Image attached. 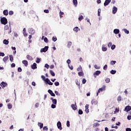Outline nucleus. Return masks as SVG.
<instances>
[{
	"label": "nucleus",
	"instance_id": "f3484780",
	"mask_svg": "<svg viewBox=\"0 0 131 131\" xmlns=\"http://www.w3.org/2000/svg\"><path fill=\"white\" fill-rule=\"evenodd\" d=\"M92 105H97L98 104V101L95 100V99H93L91 101Z\"/></svg>",
	"mask_w": 131,
	"mask_h": 131
},
{
	"label": "nucleus",
	"instance_id": "58836bf2",
	"mask_svg": "<svg viewBox=\"0 0 131 131\" xmlns=\"http://www.w3.org/2000/svg\"><path fill=\"white\" fill-rule=\"evenodd\" d=\"M43 131H48V130H49V128H48V126H45L43 127Z\"/></svg>",
	"mask_w": 131,
	"mask_h": 131
},
{
	"label": "nucleus",
	"instance_id": "79ce46f5",
	"mask_svg": "<svg viewBox=\"0 0 131 131\" xmlns=\"http://www.w3.org/2000/svg\"><path fill=\"white\" fill-rule=\"evenodd\" d=\"M76 84L77 85H78V86L79 87V89H80V83H79L78 82V80H76Z\"/></svg>",
	"mask_w": 131,
	"mask_h": 131
},
{
	"label": "nucleus",
	"instance_id": "2eb2a0df",
	"mask_svg": "<svg viewBox=\"0 0 131 131\" xmlns=\"http://www.w3.org/2000/svg\"><path fill=\"white\" fill-rule=\"evenodd\" d=\"M50 100H51L53 104H57V99H54V98L51 97V98H50Z\"/></svg>",
	"mask_w": 131,
	"mask_h": 131
},
{
	"label": "nucleus",
	"instance_id": "37998d69",
	"mask_svg": "<svg viewBox=\"0 0 131 131\" xmlns=\"http://www.w3.org/2000/svg\"><path fill=\"white\" fill-rule=\"evenodd\" d=\"M105 82H106V83H109V82H110V78H106L105 79Z\"/></svg>",
	"mask_w": 131,
	"mask_h": 131
},
{
	"label": "nucleus",
	"instance_id": "5701e85b",
	"mask_svg": "<svg viewBox=\"0 0 131 131\" xmlns=\"http://www.w3.org/2000/svg\"><path fill=\"white\" fill-rule=\"evenodd\" d=\"M38 126H39L40 129H41L43 127V123L38 122Z\"/></svg>",
	"mask_w": 131,
	"mask_h": 131
},
{
	"label": "nucleus",
	"instance_id": "1a4fd4ad",
	"mask_svg": "<svg viewBox=\"0 0 131 131\" xmlns=\"http://www.w3.org/2000/svg\"><path fill=\"white\" fill-rule=\"evenodd\" d=\"M31 68L33 70H35V69H37V64L36 63L34 62L33 64L31 66Z\"/></svg>",
	"mask_w": 131,
	"mask_h": 131
},
{
	"label": "nucleus",
	"instance_id": "c03bdc74",
	"mask_svg": "<svg viewBox=\"0 0 131 131\" xmlns=\"http://www.w3.org/2000/svg\"><path fill=\"white\" fill-rule=\"evenodd\" d=\"M27 59L28 60H32V57L30 56L29 55H27Z\"/></svg>",
	"mask_w": 131,
	"mask_h": 131
},
{
	"label": "nucleus",
	"instance_id": "a878e982",
	"mask_svg": "<svg viewBox=\"0 0 131 131\" xmlns=\"http://www.w3.org/2000/svg\"><path fill=\"white\" fill-rule=\"evenodd\" d=\"M107 48L105 47V45H102V52H106L107 51Z\"/></svg>",
	"mask_w": 131,
	"mask_h": 131
},
{
	"label": "nucleus",
	"instance_id": "f704fd0d",
	"mask_svg": "<svg viewBox=\"0 0 131 131\" xmlns=\"http://www.w3.org/2000/svg\"><path fill=\"white\" fill-rule=\"evenodd\" d=\"M78 20L79 21H81L82 20H83V16H82V15H80V16H79V17H78Z\"/></svg>",
	"mask_w": 131,
	"mask_h": 131
},
{
	"label": "nucleus",
	"instance_id": "864d4df0",
	"mask_svg": "<svg viewBox=\"0 0 131 131\" xmlns=\"http://www.w3.org/2000/svg\"><path fill=\"white\" fill-rule=\"evenodd\" d=\"M67 126L68 127H69L70 126V121H69V120L67 121Z\"/></svg>",
	"mask_w": 131,
	"mask_h": 131
},
{
	"label": "nucleus",
	"instance_id": "3c124183",
	"mask_svg": "<svg viewBox=\"0 0 131 131\" xmlns=\"http://www.w3.org/2000/svg\"><path fill=\"white\" fill-rule=\"evenodd\" d=\"M115 48H116V46L115 45H113L111 46V50H115Z\"/></svg>",
	"mask_w": 131,
	"mask_h": 131
},
{
	"label": "nucleus",
	"instance_id": "9d476101",
	"mask_svg": "<svg viewBox=\"0 0 131 131\" xmlns=\"http://www.w3.org/2000/svg\"><path fill=\"white\" fill-rule=\"evenodd\" d=\"M48 93H49L52 97H56V94H55L51 89L48 90Z\"/></svg>",
	"mask_w": 131,
	"mask_h": 131
},
{
	"label": "nucleus",
	"instance_id": "6e6552de",
	"mask_svg": "<svg viewBox=\"0 0 131 131\" xmlns=\"http://www.w3.org/2000/svg\"><path fill=\"white\" fill-rule=\"evenodd\" d=\"M131 110V106L130 105H127L125 107L124 111L126 112H129Z\"/></svg>",
	"mask_w": 131,
	"mask_h": 131
},
{
	"label": "nucleus",
	"instance_id": "338daca9",
	"mask_svg": "<svg viewBox=\"0 0 131 131\" xmlns=\"http://www.w3.org/2000/svg\"><path fill=\"white\" fill-rule=\"evenodd\" d=\"M127 119L128 120H130V119H131V116H130V115H128V116H127Z\"/></svg>",
	"mask_w": 131,
	"mask_h": 131
},
{
	"label": "nucleus",
	"instance_id": "e2e57ef3",
	"mask_svg": "<svg viewBox=\"0 0 131 131\" xmlns=\"http://www.w3.org/2000/svg\"><path fill=\"white\" fill-rule=\"evenodd\" d=\"M0 57H5V53L0 52Z\"/></svg>",
	"mask_w": 131,
	"mask_h": 131
},
{
	"label": "nucleus",
	"instance_id": "cd10ccee",
	"mask_svg": "<svg viewBox=\"0 0 131 131\" xmlns=\"http://www.w3.org/2000/svg\"><path fill=\"white\" fill-rule=\"evenodd\" d=\"M40 61H41V58H37V59L36 60V63H37V64H39L40 63Z\"/></svg>",
	"mask_w": 131,
	"mask_h": 131
},
{
	"label": "nucleus",
	"instance_id": "4468645a",
	"mask_svg": "<svg viewBox=\"0 0 131 131\" xmlns=\"http://www.w3.org/2000/svg\"><path fill=\"white\" fill-rule=\"evenodd\" d=\"M23 64H24L25 67H27L28 66V61L26 60H24L22 61Z\"/></svg>",
	"mask_w": 131,
	"mask_h": 131
},
{
	"label": "nucleus",
	"instance_id": "2f4dec72",
	"mask_svg": "<svg viewBox=\"0 0 131 131\" xmlns=\"http://www.w3.org/2000/svg\"><path fill=\"white\" fill-rule=\"evenodd\" d=\"M123 31L125 32V33H126V34H129V31H128L127 29H123Z\"/></svg>",
	"mask_w": 131,
	"mask_h": 131
},
{
	"label": "nucleus",
	"instance_id": "20e7f679",
	"mask_svg": "<svg viewBox=\"0 0 131 131\" xmlns=\"http://www.w3.org/2000/svg\"><path fill=\"white\" fill-rule=\"evenodd\" d=\"M45 84H48L49 85H53L54 83L50 80V79L49 78H46V81H45Z\"/></svg>",
	"mask_w": 131,
	"mask_h": 131
},
{
	"label": "nucleus",
	"instance_id": "412c9836",
	"mask_svg": "<svg viewBox=\"0 0 131 131\" xmlns=\"http://www.w3.org/2000/svg\"><path fill=\"white\" fill-rule=\"evenodd\" d=\"M79 30H80V29H79V28H78V27H75L73 29V31H75V32H78V31H79Z\"/></svg>",
	"mask_w": 131,
	"mask_h": 131
},
{
	"label": "nucleus",
	"instance_id": "f03ea898",
	"mask_svg": "<svg viewBox=\"0 0 131 131\" xmlns=\"http://www.w3.org/2000/svg\"><path fill=\"white\" fill-rule=\"evenodd\" d=\"M106 88V86H103L101 87V88H99L97 92V96H99V94L101 93V92H103L104 90H105V88Z\"/></svg>",
	"mask_w": 131,
	"mask_h": 131
},
{
	"label": "nucleus",
	"instance_id": "4be33fe9",
	"mask_svg": "<svg viewBox=\"0 0 131 131\" xmlns=\"http://www.w3.org/2000/svg\"><path fill=\"white\" fill-rule=\"evenodd\" d=\"M3 14L5 15V16H8V15H9V12L8 11V10H4L3 11Z\"/></svg>",
	"mask_w": 131,
	"mask_h": 131
},
{
	"label": "nucleus",
	"instance_id": "13d9d810",
	"mask_svg": "<svg viewBox=\"0 0 131 131\" xmlns=\"http://www.w3.org/2000/svg\"><path fill=\"white\" fill-rule=\"evenodd\" d=\"M94 68H95V69H97V70H99L101 68V67H98L97 64H95Z\"/></svg>",
	"mask_w": 131,
	"mask_h": 131
},
{
	"label": "nucleus",
	"instance_id": "0e129e2a",
	"mask_svg": "<svg viewBox=\"0 0 131 131\" xmlns=\"http://www.w3.org/2000/svg\"><path fill=\"white\" fill-rule=\"evenodd\" d=\"M107 68H108V66L107 64H105L103 67V70H107Z\"/></svg>",
	"mask_w": 131,
	"mask_h": 131
},
{
	"label": "nucleus",
	"instance_id": "7c9ffc66",
	"mask_svg": "<svg viewBox=\"0 0 131 131\" xmlns=\"http://www.w3.org/2000/svg\"><path fill=\"white\" fill-rule=\"evenodd\" d=\"M9 59L10 61L13 62L14 58L13 57V55H9Z\"/></svg>",
	"mask_w": 131,
	"mask_h": 131
},
{
	"label": "nucleus",
	"instance_id": "09e8293b",
	"mask_svg": "<svg viewBox=\"0 0 131 131\" xmlns=\"http://www.w3.org/2000/svg\"><path fill=\"white\" fill-rule=\"evenodd\" d=\"M56 105L57 104L53 103L52 104H51V108L52 109H55V108H56Z\"/></svg>",
	"mask_w": 131,
	"mask_h": 131
},
{
	"label": "nucleus",
	"instance_id": "a18cd8bd",
	"mask_svg": "<svg viewBox=\"0 0 131 131\" xmlns=\"http://www.w3.org/2000/svg\"><path fill=\"white\" fill-rule=\"evenodd\" d=\"M10 29V28L9 27V26L8 25H6L5 27H4V30H8Z\"/></svg>",
	"mask_w": 131,
	"mask_h": 131
},
{
	"label": "nucleus",
	"instance_id": "72a5a7b5",
	"mask_svg": "<svg viewBox=\"0 0 131 131\" xmlns=\"http://www.w3.org/2000/svg\"><path fill=\"white\" fill-rule=\"evenodd\" d=\"M41 78H42V80H43V81L45 82H46V81H47V78H46V77L43 75H42L41 76Z\"/></svg>",
	"mask_w": 131,
	"mask_h": 131
},
{
	"label": "nucleus",
	"instance_id": "6e6d98bb",
	"mask_svg": "<svg viewBox=\"0 0 131 131\" xmlns=\"http://www.w3.org/2000/svg\"><path fill=\"white\" fill-rule=\"evenodd\" d=\"M44 41L45 42H46V43H48V38L47 37H45L44 38Z\"/></svg>",
	"mask_w": 131,
	"mask_h": 131
},
{
	"label": "nucleus",
	"instance_id": "9b49d317",
	"mask_svg": "<svg viewBox=\"0 0 131 131\" xmlns=\"http://www.w3.org/2000/svg\"><path fill=\"white\" fill-rule=\"evenodd\" d=\"M28 31L30 34L33 35L34 33H35V31L33 29V28H29Z\"/></svg>",
	"mask_w": 131,
	"mask_h": 131
},
{
	"label": "nucleus",
	"instance_id": "f257e3e1",
	"mask_svg": "<svg viewBox=\"0 0 131 131\" xmlns=\"http://www.w3.org/2000/svg\"><path fill=\"white\" fill-rule=\"evenodd\" d=\"M1 22L3 25H7L8 24V19L5 17H2L1 18Z\"/></svg>",
	"mask_w": 131,
	"mask_h": 131
},
{
	"label": "nucleus",
	"instance_id": "de8ad7c7",
	"mask_svg": "<svg viewBox=\"0 0 131 131\" xmlns=\"http://www.w3.org/2000/svg\"><path fill=\"white\" fill-rule=\"evenodd\" d=\"M99 125H100V124H99V123L97 122L94 124L93 126L94 127H97V126H99Z\"/></svg>",
	"mask_w": 131,
	"mask_h": 131
},
{
	"label": "nucleus",
	"instance_id": "0eeeda50",
	"mask_svg": "<svg viewBox=\"0 0 131 131\" xmlns=\"http://www.w3.org/2000/svg\"><path fill=\"white\" fill-rule=\"evenodd\" d=\"M117 10H118L117 7H116V6H114L113 7V9H112V13L114 15H115V14H116V13H117Z\"/></svg>",
	"mask_w": 131,
	"mask_h": 131
},
{
	"label": "nucleus",
	"instance_id": "774afa93",
	"mask_svg": "<svg viewBox=\"0 0 131 131\" xmlns=\"http://www.w3.org/2000/svg\"><path fill=\"white\" fill-rule=\"evenodd\" d=\"M125 130L126 131H131V128H126Z\"/></svg>",
	"mask_w": 131,
	"mask_h": 131
},
{
	"label": "nucleus",
	"instance_id": "c756f323",
	"mask_svg": "<svg viewBox=\"0 0 131 131\" xmlns=\"http://www.w3.org/2000/svg\"><path fill=\"white\" fill-rule=\"evenodd\" d=\"M62 15H64V12L60 11V12H59V17H60V19L63 18Z\"/></svg>",
	"mask_w": 131,
	"mask_h": 131
},
{
	"label": "nucleus",
	"instance_id": "c9c22d12",
	"mask_svg": "<svg viewBox=\"0 0 131 131\" xmlns=\"http://www.w3.org/2000/svg\"><path fill=\"white\" fill-rule=\"evenodd\" d=\"M7 106H8V109H12L13 105H12V104H11V103H8L7 105Z\"/></svg>",
	"mask_w": 131,
	"mask_h": 131
},
{
	"label": "nucleus",
	"instance_id": "680f3d73",
	"mask_svg": "<svg viewBox=\"0 0 131 131\" xmlns=\"http://www.w3.org/2000/svg\"><path fill=\"white\" fill-rule=\"evenodd\" d=\"M107 47L108 48H111V47H112V42H110L108 44H107Z\"/></svg>",
	"mask_w": 131,
	"mask_h": 131
},
{
	"label": "nucleus",
	"instance_id": "39448f33",
	"mask_svg": "<svg viewBox=\"0 0 131 131\" xmlns=\"http://www.w3.org/2000/svg\"><path fill=\"white\" fill-rule=\"evenodd\" d=\"M57 126L59 130H62V123L60 122V121L57 122Z\"/></svg>",
	"mask_w": 131,
	"mask_h": 131
},
{
	"label": "nucleus",
	"instance_id": "8fccbe9b",
	"mask_svg": "<svg viewBox=\"0 0 131 131\" xmlns=\"http://www.w3.org/2000/svg\"><path fill=\"white\" fill-rule=\"evenodd\" d=\"M77 71H82V68H81V66H80V67L78 68L77 69Z\"/></svg>",
	"mask_w": 131,
	"mask_h": 131
},
{
	"label": "nucleus",
	"instance_id": "69168bd1",
	"mask_svg": "<svg viewBox=\"0 0 131 131\" xmlns=\"http://www.w3.org/2000/svg\"><path fill=\"white\" fill-rule=\"evenodd\" d=\"M54 93L56 96H60V93H58V91H55Z\"/></svg>",
	"mask_w": 131,
	"mask_h": 131
},
{
	"label": "nucleus",
	"instance_id": "e433bc0d",
	"mask_svg": "<svg viewBox=\"0 0 131 131\" xmlns=\"http://www.w3.org/2000/svg\"><path fill=\"white\" fill-rule=\"evenodd\" d=\"M110 64H111V65H115V64H116V61H115V60H112L110 62Z\"/></svg>",
	"mask_w": 131,
	"mask_h": 131
},
{
	"label": "nucleus",
	"instance_id": "7ed1b4c3",
	"mask_svg": "<svg viewBox=\"0 0 131 131\" xmlns=\"http://www.w3.org/2000/svg\"><path fill=\"white\" fill-rule=\"evenodd\" d=\"M49 50V46H45V48H41L40 52V53H46Z\"/></svg>",
	"mask_w": 131,
	"mask_h": 131
},
{
	"label": "nucleus",
	"instance_id": "473e14b6",
	"mask_svg": "<svg viewBox=\"0 0 131 131\" xmlns=\"http://www.w3.org/2000/svg\"><path fill=\"white\" fill-rule=\"evenodd\" d=\"M9 59V56H5L3 58L4 62H6L8 61V59Z\"/></svg>",
	"mask_w": 131,
	"mask_h": 131
},
{
	"label": "nucleus",
	"instance_id": "603ef678",
	"mask_svg": "<svg viewBox=\"0 0 131 131\" xmlns=\"http://www.w3.org/2000/svg\"><path fill=\"white\" fill-rule=\"evenodd\" d=\"M45 68H47V69H49V68H50V65H49L48 63H46L45 65Z\"/></svg>",
	"mask_w": 131,
	"mask_h": 131
},
{
	"label": "nucleus",
	"instance_id": "052dcab7",
	"mask_svg": "<svg viewBox=\"0 0 131 131\" xmlns=\"http://www.w3.org/2000/svg\"><path fill=\"white\" fill-rule=\"evenodd\" d=\"M18 72H22V68L21 67H18L17 69Z\"/></svg>",
	"mask_w": 131,
	"mask_h": 131
},
{
	"label": "nucleus",
	"instance_id": "a19ab883",
	"mask_svg": "<svg viewBox=\"0 0 131 131\" xmlns=\"http://www.w3.org/2000/svg\"><path fill=\"white\" fill-rule=\"evenodd\" d=\"M55 86H59L60 85V83L58 81H56L54 82Z\"/></svg>",
	"mask_w": 131,
	"mask_h": 131
},
{
	"label": "nucleus",
	"instance_id": "423d86ee",
	"mask_svg": "<svg viewBox=\"0 0 131 131\" xmlns=\"http://www.w3.org/2000/svg\"><path fill=\"white\" fill-rule=\"evenodd\" d=\"M100 74H101V71H96L94 73L93 75L95 78H96V77H97V76H99Z\"/></svg>",
	"mask_w": 131,
	"mask_h": 131
},
{
	"label": "nucleus",
	"instance_id": "4d7b16f0",
	"mask_svg": "<svg viewBox=\"0 0 131 131\" xmlns=\"http://www.w3.org/2000/svg\"><path fill=\"white\" fill-rule=\"evenodd\" d=\"M14 14V11H9V15H10V16H11L12 15H13Z\"/></svg>",
	"mask_w": 131,
	"mask_h": 131
},
{
	"label": "nucleus",
	"instance_id": "b1692460",
	"mask_svg": "<svg viewBox=\"0 0 131 131\" xmlns=\"http://www.w3.org/2000/svg\"><path fill=\"white\" fill-rule=\"evenodd\" d=\"M71 107H72L73 110H74V111H75V110H76V109H77V108H76V107H77V106L76 105L74 104H72L71 105Z\"/></svg>",
	"mask_w": 131,
	"mask_h": 131
},
{
	"label": "nucleus",
	"instance_id": "49530a36",
	"mask_svg": "<svg viewBox=\"0 0 131 131\" xmlns=\"http://www.w3.org/2000/svg\"><path fill=\"white\" fill-rule=\"evenodd\" d=\"M82 82L83 84H85L86 82V79H85V78H83L82 80Z\"/></svg>",
	"mask_w": 131,
	"mask_h": 131
},
{
	"label": "nucleus",
	"instance_id": "5fc2aeb1",
	"mask_svg": "<svg viewBox=\"0 0 131 131\" xmlns=\"http://www.w3.org/2000/svg\"><path fill=\"white\" fill-rule=\"evenodd\" d=\"M44 13H46V14H49L50 13V11H49V9H45L43 10Z\"/></svg>",
	"mask_w": 131,
	"mask_h": 131
},
{
	"label": "nucleus",
	"instance_id": "ea45409f",
	"mask_svg": "<svg viewBox=\"0 0 131 131\" xmlns=\"http://www.w3.org/2000/svg\"><path fill=\"white\" fill-rule=\"evenodd\" d=\"M101 16V9L99 8L98 9V16L100 17Z\"/></svg>",
	"mask_w": 131,
	"mask_h": 131
},
{
	"label": "nucleus",
	"instance_id": "393cba45",
	"mask_svg": "<svg viewBox=\"0 0 131 131\" xmlns=\"http://www.w3.org/2000/svg\"><path fill=\"white\" fill-rule=\"evenodd\" d=\"M78 74L79 75V76H83V75H84V73H83V71H81V72H79L78 73Z\"/></svg>",
	"mask_w": 131,
	"mask_h": 131
},
{
	"label": "nucleus",
	"instance_id": "f8f14e48",
	"mask_svg": "<svg viewBox=\"0 0 131 131\" xmlns=\"http://www.w3.org/2000/svg\"><path fill=\"white\" fill-rule=\"evenodd\" d=\"M111 3V0H105L104 3V6L106 7V6H108L109 4Z\"/></svg>",
	"mask_w": 131,
	"mask_h": 131
},
{
	"label": "nucleus",
	"instance_id": "ddd939ff",
	"mask_svg": "<svg viewBox=\"0 0 131 131\" xmlns=\"http://www.w3.org/2000/svg\"><path fill=\"white\" fill-rule=\"evenodd\" d=\"M1 86L4 88H6V86H7V85H8V83H7V82H5L4 81H2L1 82Z\"/></svg>",
	"mask_w": 131,
	"mask_h": 131
},
{
	"label": "nucleus",
	"instance_id": "dca6fc26",
	"mask_svg": "<svg viewBox=\"0 0 131 131\" xmlns=\"http://www.w3.org/2000/svg\"><path fill=\"white\" fill-rule=\"evenodd\" d=\"M119 32H120V31L119 29H115L114 30V33L115 34H119Z\"/></svg>",
	"mask_w": 131,
	"mask_h": 131
},
{
	"label": "nucleus",
	"instance_id": "c85d7f7f",
	"mask_svg": "<svg viewBox=\"0 0 131 131\" xmlns=\"http://www.w3.org/2000/svg\"><path fill=\"white\" fill-rule=\"evenodd\" d=\"M50 73L52 76H55V72H54V71H53L52 70H50Z\"/></svg>",
	"mask_w": 131,
	"mask_h": 131
},
{
	"label": "nucleus",
	"instance_id": "aec40b11",
	"mask_svg": "<svg viewBox=\"0 0 131 131\" xmlns=\"http://www.w3.org/2000/svg\"><path fill=\"white\" fill-rule=\"evenodd\" d=\"M71 46H72V42L69 41L67 43V48H68V49H70Z\"/></svg>",
	"mask_w": 131,
	"mask_h": 131
},
{
	"label": "nucleus",
	"instance_id": "a211bd4d",
	"mask_svg": "<svg viewBox=\"0 0 131 131\" xmlns=\"http://www.w3.org/2000/svg\"><path fill=\"white\" fill-rule=\"evenodd\" d=\"M73 4L74 7H77L78 2H77V0H73Z\"/></svg>",
	"mask_w": 131,
	"mask_h": 131
},
{
	"label": "nucleus",
	"instance_id": "6ab92c4d",
	"mask_svg": "<svg viewBox=\"0 0 131 131\" xmlns=\"http://www.w3.org/2000/svg\"><path fill=\"white\" fill-rule=\"evenodd\" d=\"M3 43H4V45H6V46L9 45V39H5L3 40Z\"/></svg>",
	"mask_w": 131,
	"mask_h": 131
},
{
	"label": "nucleus",
	"instance_id": "4c0bfd02",
	"mask_svg": "<svg viewBox=\"0 0 131 131\" xmlns=\"http://www.w3.org/2000/svg\"><path fill=\"white\" fill-rule=\"evenodd\" d=\"M78 114H79V115H82V114H83V112L81 110L79 109L78 110Z\"/></svg>",
	"mask_w": 131,
	"mask_h": 131
},
{
	"label": "nucleus",
	"instance_id": "bb28decb",
	"mask_svg": "<svg viewBox=\"0 0 131 131\" xmlns=\"http://www.w3.org/2000/svg\"><path fill=\"white\" fill-rule=\"evenodd\" d=\"M116 72H117V71L115 70H112L110 71L111 74H113V75L116 74Z\"/></svg>",
	"mask_w": 131,
	"mask_h": 131
},
{
	"label": "nucleus",
	"instance_id": "bf43d9fd",
	"mask_svg": "<svg viewBox=\"0 0 131 131\" xmlns=\"http://www.w3.org/2000/svg\"><path fill=\"white\" fill-rule=\"evenodd\" d=\"M52 40L53 41H54V42L57 41V37H52Z\"/></svg>",
	"mask_w": 131,
	"mask_h": 131
}]
</instances>
